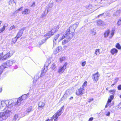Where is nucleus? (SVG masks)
<instances>
[{
  "label": "nucleus",
  "mask_w": 121,
  "mask_h": 121,
  "mask_svg": "<svg viewBox=\"0 0 121 121\" xmlns=\"http://www.w3.org/2000/svg\"><path fill=\"white\" fill-rule=\"evenodd\" d=\"M56 40L54 39L53 40V47L55 45L56 42Z\"/></svg>",
  "instance_id": "a18cd8bd"
},
{
  "label": "nucleus",
  "mask_w": 121,
  "mask_h": 121,
  "mask_svg": "<svg viewBox=\"0 0 121 121\" xmlns=\"http://www.w3.org/2000/svg\"><path fill=\"white\" fill-rule=\"evenodd\" d=\"M116 47L118 49H121V46L118 43L117 44Z\"/></svg>",
  "instance_id": "72a5a7b5"
},
{
  "label": "nucleus",
  "mask_w": 121,
  "mask_h": 121,
  "mask_svg": "<svg viewBox=\"0 0 121 121\" xmlns=\"http://www.w3.org/2000/svg\"><path fill=\"white\" fill-rule=\"evenodd\" d=\"M79 24V22H77L73 24V25L72 26V27H73V28L75 30L78 26Z\"/></svg>",
  "instance_id": "a878e982"
},
{
  "label": "nucleus",
  "mask_w": 121,
  "mask_h": 121,
  "mask_svg": "<svg viewBox=\"0 0 121 121\" xmlns=\"http://www.w3.org/2000/svg\"><path fill=\"white\" fill-rule=\"evenodd\" d=\"M13 3L16 4V3L15 1H14V0H9L8 2L9 4L10 5H12Z\"/></svg>",
  "instance_id": "7c9ffc66"
},
{
  "label": "nucleus",
  "mask_w": 121,
  "mask_h": 121,
  "mask_svg": "<svg viewBox=\"0 0 121 121\" xmlns=\"http://www.w3.org/2000/svg\"><path fill=\"white\" fill-rule=\"evenodd\" d=\"M17 28V26H14V25H13V26L10 27L9 28L10 30H11L13 29H14L16 28Z\"/></svg>",
  "instance_id": "e433bc0d"
},
{
  "label": "nucleus",
  "mask_w": 121,
  "mask_h": 121,
  "mask_svg": "<svg viewBox=\"0 0 121 121\" xmlns=\"http://www.w3.org/2000/svg\"><path fill=\"white\" fill-rule=\"evenodd\" d=\"M59 26L57 25L52 30H54V31H55V32L56 31L58 30L59 29Z\"/></svg>",
  "instance_id": "2f4dec72"
},
{
  "label": "nucleus",
  "mask_w": 121,
  "mask_h": 121,
  "mask_svg": "<svg viewBox=\"0 0 121 121\" xmlns=\"http://www.w3.org/2000/svg\"><path fill=\"white\" fill-rule=\"evenodd\" d=\"M22 99L21 97H20L17 100V102L18 103H20L21 101L22 100Z\"/></svg>",
  "instance_id": "79ce46f5"
},
{
  "label": "nucleus",
  "mask_w": 121,
  "mask_h": 121,
  "mask_svg": "<svg viewBox=\"0 0 121 121\" xmlns=\"http://www.w3.org/2000/svg\"><path fill=\"white\" fill-rule=\"evenodd\" d=\"M38 105L39 107L42 108L45 105V104L44 103L40 101Z\"/></svg>",
  "instance_id": "393cba45"
},
{
  "label": "nucleus",
  "mask_w": 121,
  "mask_h": 121,
  "mask_svg": "<svg viewBox=\"0 0 121 121\" xmlns=\"http://www.w3.org/2000/svg\"><path fill=\"white\" fill-rule=\"evenodd\" d=\"M18 38L16 36L14 38H13L12 40V43L13 44H14L16 41L17 39Z\"/></svg>",
  "instance_id": "c85d7f7f"
},
{
  "label": "nucleus",
  "mask_w": 121,
  "mask_h": 121,
  "mask_svg": "<svg viewBox=\"0 0 121 121\" xmlns=\"http://www.w3.org/2000/svg\"><path fill=\"white\" fill-rule=\"evenodd\" d=\"M15 52L13 50H11L6 53L4 52L0 54V60H7L12 56Z\"/></svg>",
  "instance_id": "f03ea898"
},
{
  "label": "nucleus",
  "mask_w": 121,
  "mask_h": 121,
  "mask_svg": "<svg viewBox=\"0 0 121 121\" xmlns=\"http://www.w3.org/2000/svg\"><path fill=\"white\" fill-rule=\"evenodd\" d=\"M110 31L109 30L107 29L104 32V37L105 38H107L109 35Z\"/></svg>",
  "instance_id": "dca6fc26"
},
{
  "label": "nucleus",
  "mask_w": 121,
  "mask_h": 121,
  "mask_svg": "<svg viewBox=\"0 0 121 121\" xmlns=\"http://www.w3.org/2000/svg\"><path fill=\"white\" fill-rule=\"evenodd\" d=\"M1 21H0V25L1 24Z\"/></svg>",
  "instance_id": "338daca9"
},
{
  "label": "nucleus",
  "mask_w": 121,
  "mask_h": 121,
  "mask_svg": "<svg viewBox=\"0 0 121 121\" xmlns=\"http://www.w3.org/2000/svg\"><path fill=\"white\" fill-rule=\"evenodd\" d=\"M114 98V96L113 95H111L109 99H111L112 100Z\"/></svg>",
  "instance_id": "603ef678"
},
{
  "label": "nucleus",
  "mask_w": 121,
  "mask_h": 121,
  "mask_svg": "<svg viewBox=\"0 0 121 121\" xmlns=\"http://www.w3.org/2000/svg\"><path fill=\"white\" fill-rule=\"evenodd\" d=\"M7 66L5 63L2 64L0 67V72H1L0 75L2 73L3 70L4 69L6 68H7Z\"/></svg>",
  "instance_id": "f8f14e48"
},
{
  "label": "nucleus",
  "mask_w": 121,
  "mask_h": 121,
  "mask_svg": "<svg viewBox=\"0 0 121 121\" xmlns=\"http://www.w3.org/2000/svg\"><path fill=\"white\" fill-rule=\"evenodd\" d=\"M11 101H2L0 102V121L6 119L9 117L11 113V111L8 108L12 106Z\"/></svg>",
  "instance_id": "f257e3e1"
},
{
  "label": "nucleus",
  "mask_w": 121,
  "mask_h": 121,
  "mask_svg": "<svg viewBox=\"0 0 121 121\" xmlns=\"http://www.w3.org/2000/svg\"><path fill=\"white\" fill-rule=\"evenodd\" d=\"M8 26V24H4L3 27L4 28V29H5L6 27H7Z\"/></svg>",
  "instance_id": "3c124183"
},
{
  "label": "nucleus",
  "mask_w": 121,
  "mask_h": 121,
  "mask_svg": "<svg viewBox=\"0 0 121 121\" xmlns=\"http://www.w3.org/2000/svg\"><path fill=\"white\" fill-rule=\"evenodd\" d=\"M30 10L27 9H26L23 11L22 13L23 14H27L30 13Z\"/></svg>",
  "instance_id": "412c9836"
},
{
  "label": "nucleus",
  "mask_w": 121,
  "mask_h": 121,
  "mask_svg": "<svg viewBox=\"0 0 121 121\" xmlns=\"http://www.w3.org/2000/svg\"><path fill=\"white\" fill-rule=\"evenodd\" d=\"M86 8L87 9H93L94 10L93 11L96 10L98 9V8H97L96 6V5H92L91 4H90L88 5H86L85 6Z\"/></svg>",
  "instance_id": "0eeeda50"
},
{
  "label": "nucleus",
  "mask_w": 121,
  "mask_h": 121,
  "mask_svg": "<svg viewBox=\"0 0 121 121\" xmlns=\"http://www.w3.org/2000/svg\"><path fill=\"white\" fill-rule=\"evenodd\" d=\"M112 100L111 99L109 98L107 101V104L105 106V107L106 108H107L108 106H109V103L111 102Z\"/></svg>",
  "instance_id": "cd10ccee"
},
{
  "label": "nucleus",
  "mask_w": 121,
  "mask_h": 121,
  "mask_svg": "<svg viewBox=\"0 0 121 121\" xmlns=\"http://www.w3.org/2000/svg\"><path fill=\"white\" fill-rule=\"evenodd\" d=\"M61 35V34H59L57 35H56L55 36V37L54 39H57Z\"/></svg>",
  "instance_id": "ea45409f"
},
{
  "label": "nucleus",
  "mask_w": 121,
  "mask_h": 121,
  "mask_svg": "<svg viewBox=\"0 0 121 121\" xmlns=\"http://www.w3.org/2000/svg\"><path fill=\"white\" fill-rule=\"evenodd\" d=\"M44 15H42V18L43 17H44Z\"/></svg>",
  "instance_id": "69168bd1"
},
{
  "label": "nucleus",
  "mask_w": 121,
  "mask_h": 121,
  "mask_svg": "<svg viewBox=\"0 0 121 121\" xmlns=\"http://www.w3.org/2000/svg\"><path fill=\"white\" fill-rule=\"evenodd\" d=\"M21 98L23 100L26 99L27 98V96L26 95H22Z\"/></svg>",
  "instance_id": "f704fd0d"
},
{
  "label": "nucleus",
  "mask_w": 121,
  "mask_h": 121,
  "mask_svg": "<svg viewBox=\"0 0 121 121\" xmlns=\"http://www.w3.org/2000/svg\"><path fill=\"white\" fill-rule=\"evenodd\" d=\"M22 7H21L20 8L18 9L15 11V12L16 13H17L18 11L22 10Z\"/></svg>",
  "instance_id": "c03bdc74"
},
{
  "label": "nucleus",
  "mask_w": 121,
  "mask_h": 121,
  "mask_svg": "<svg viewBox=\"0 0 121 121\" xmlns=\"http://www.w3.org/2000/svg\"><path fill=\"white\" fill-rule=\"evenodd\" d=\"M86 63V61H84L82 62L81 63V65L83 67L85 65Z\"/></svg>",
  "instance_id": "37998d69"
},
{
  "label": "nucleus",
  "mask_w": 121,
  "mask_h": 121,
  "mask_svg": "<svg viewBox=\"0 0 121 121\" xmlns=\"http://www.w3.org/2000/svg\"><path fill=\"white\" fill-rule=\"evenodd\" d=\"M45 121H50V120L49 119H48L46 120Z\"/></svg>",
  "instance_id": "e2e57ef3"
},
{
  "label": "nucleus",
  "mask_w": 121,
  "mask_h": 121,
  "mask_svg": "<svg viewBox=\"0 0 121 121\" xmlns=\"http://www.w3.org/2000/svg\"><path fill=\"white\" fill-rule=\"evenodd\" d=\"M97 22L98 26H102L104 24V22L101 21L97 20Z\"/></svg>",
  "instance_id": "aec40b11"
},
{
  "label": "nucleus",
  "mask_w": 121,
  "mask_h": 121,
  "mask_svg": "<svg viewBox=\"0 0 121 121\" xmlns=\"http://www.w3.org/2000/svg\"><path fill=\"white\" fill-rule=\"evenodd\" d=\"M75 30L72 26H70L69 29L67 30L65 33V34L61 38L60 40H61L64 38V37L67 36L69 38H72L74 35L73 33L74 32Z\"/></svg>",
  "instance_id": "7ed1b4c3"
},
{
  "label": "nucleus",
  "mask_w": 121,
  "mask_h": 121,
  "mask_svg": "<svg viewBox=\"0 0 121 121\" xmlns=\"http://www.w3.org/2000/svg\"><path fill=\"white\" fill-rule=\"evenodd\" d=\"M55 31L54 30H52L51 31L48 32L45 35V36H49L48 38H49L52 35L54 34Z\"/></svg>",
  "instance_id": "4468645a"
},
{
  "label": "nucleus",
  "mask_w": 121,
  "mask_h": 121,
  "mask_svg": "<svg viewBox=\"0 0 121 121\" xmlns=\"http://www.w3.org/2000/svg\"><path fill=\"white\" fill-rule=\"evenodd\" d=\"M15 62V60L11 59L6 61L5 63L8 67L11 66Z\"/></svg>",
  "instance_id": "9d476101"
},
{
  "label": "nucleus",
  "mask_w": 121,
  "mask_h": 121,
  "mask_svg": "<svg viewBox=\"0 0 121 121\" xmlns=\"http://www.w3.org/2000/svg\"><path fill=\"white\" fill-rule=\"evenodd\" d=\"M99 49H97L95 50V53L96 55L98 56L100 54Z\"/></svg>",
  "instance_id": "bb28decb"
},
{
  "label": "nucleus",
  "mask_w": 121,
  "mask_h": 121,
  "mask_svg": "<svg viewBox=\"0 0 121 121\" xmlns=\"http://www.w3.org/2000/svg\"><path fill=\"white\" fill-rule=\"evenodd\" d=\"M117 11L120 14V13H121V9H119V10H118Z\"/></svg>",
  "instance_id": "4d7b16f0"
},
{
  "label": "nucleus",
  "mask_w": 121,
  "mask_h": 121,
  "mask_svg": "<svg viewBox=\"0 0 121 121\" xmlns=\"http://www.w3.org/2000/svg\"><path fill=\"white\" fill-rule=\"evenodd\" d=\"M40 77V75L39 74L36 75L34 77V78L33 80V82H35L38 80Z\"/></svg>",
  "instance_id": "6ab92c4d"
},
{
  "label": "nucleus",
  "mask_w": 121,
  "mask_h": 121,
  "mask_svg": "<svg viewBox=\"0 0 121 121\" xmlns=\"http://www.w3.org/2000/svg\"><path fill=\"white\" fill-rule=\"evenodd\" d=\"M25 28H23L19 30L16 36L17 37L19 38L22 36L23 33V30Z\"/></svg>",
  "instance_id": "ddd939ff"
},
{
  "label": "nucleus",
  "mask_w": 121,
  "mask_h": 121,
  "mask_svg": "<svg viewBox=\"0 0 121 121\" xmlns=\"http://www.w3.org/2000/svg\"><path fill=\"white\" fill-rule=\"evenodd\" d=\"M35 2H34L32 4V5L30 6L31 7L34 6L35 4Z\"/></svg>",
  "instance_id": "13d9d810"
},
{
  "label": "nucleus",
  "mask_w": 121,
  "mask_h": 121,
  "mask_svg": "<svg viewBox=\"0 0 121 121\" xmlns=\"http://www.w3.org/2000/svg\"><path fill=\"white\" fill-rule=\"evenodd\" d=\"M5 47H4V48H3L4 49H5L6 48V46H4Z\"/></svg>",
  "instance_id": "680f3d73"
},
{
  "label": "nucleus",
  "mask_w": 121,
  "mask_h": 121,
  "mask_svg": "<svg viewBox=\"0 0 121 121\" xmlns=\"http://www.w3.org/2000/svg\"><path fill=\"white\" fill-rule=\"evenodd\" d=\"M91 33L93 35H95L96 33L95 30L94 29L91 30Z\"/></svg>",
  "instance_id": "c756f323"
},
{
  "label": "nucleus",
  "mask_w": 121,
  "mask_h": 121,
  "mask_svg": "<svg viewBox=\"0 0 121 121\" xmlns=\"http://www.w3.org/2000/svg\"><path fill=\"white\" fill-rule=\"evenodd\" d=\"M110 52L112 55H114L115 54H117L118 52V50L116 49L113 48L111 50Z\"/></svg>",
  "instance_id": "2eb2a0df"
},
{
  "label": "nucleus",
  "mask_w": 121,
  "mask_h": 121,
  "mask_svg": "<svg viewBox=\"0 0 121 121\" xmlns=\"http://www.w3.org/2000/svg\"><path fill=\"white\" fill-rule=\"evenodd\" d=\"M62 49L61 47L59 46L57 47L54 51L53 53L54 54H56L60 51Z\"/></svg>",
  "instance_id": "f3484780"
},
{
  "label": "nucleus",
  "mask_w": 121,
  "mask_h": 121,
  "mask_svg": "<svg viewBox=\"0 0 121 121\" xmlns=\"http://www.w3.org/2000/svg\"><path fill=\"white\" fill-rule=\"evenodd\" d=\"M72 93V91L71 90H67L66 91L63 97L65 98H67L69 96L71 95Z\"/></svg>",
  "instance_id": "1a4fd4ad"
},
{
  "label": "nucleus",
  "mask_w": 121,
  "mask_h": 121,
  "mask_svg": "<svg viewBox=\"0 0 121 121\" xmlns=\"http://www.w3.org/2000/svg\"><path fill=\"white\" fill-rule=\"evenodd\" d=\"M119 14L118 12L117 11L114 13L113 15L115 16H118Z\"/></svg>",
  "instance_id": "58836bf2"
},
{
  "label": "nucleus",
  "mask_w": 121,
  "mask_h": 121,
  "mask_svg": "<svg viewBox=\"0 0 121 121\" xmlns=\"http://www.w3.org/2000/svg\"><path fill=\"white\" fill-rule=\"evenodd\" d=\"M93 119V117H91L88 120V121H92Z\"/></svg>",
  "instance_id": "864d4df0"
},
{
  "label": "nucleus",
  "mask_w": 121,
  "mask_h": 121,
  "mask_svg": "<svg viewBox=\"0 0 121 121\" xmlns=\"http://www.w3.org/2000/svg\"><path fill=\"white\" fill-rule=\"evenodd\" d=\"M117 25L118 26L121 25V18L119 19L117 22Z\"/></svg>",
  "instance_id": "4c0bfd02"
},
{
  "label": "nucleus",
  "mask_w": 121,
  "mask_h": 121,
  "mask_svg": "<svg viewBox=\"0 0 121 121\" xmlns=\"http://www.w3.org/2000/svg\"><path fill=\"white\" fill-rule=\"evenodd\" d=\"M115 32V30H112L110 34V35L109 38L110 39H111L113 36L114 33Z\"/></svg>",
  "instance_id": "b1692460"
},
{
  "label": "nucleus",
  "mask_w": 121,
  "mask_h": 121,
  "mask_svg": "<svg viewBox=\"0 0 121 121\" xmlns=\"http://www.w3.org/2000/svg\"><path fill=\"white\" fill-rule=\"evenodd\" d=\"M33 110V109L32 107H29L27 108L26 109V113H29L31 111Z\"/></svg>",
  "instance_id": "4be33fe9"
},
{
  "label": "nucleus",
  "mask_w": 121,
  "mask_h": 121,
  "mask_svg": "<svg viewBox=\"0 0 121 121\" xmlns=\"http://www.w3.org/2000/svg\"><path fill=\"white\" fill-rule=\"evenodd\" d=\"M84 90V89L80 88L77 90L76 92V94L78 96L82 95L83 94V92Z\"/></svg>",
  "instance_id": "6e6552de"
},
{
  "label": "nucleus",
  "mask_w": 121,
  "mask_h": 121,
  "mask_svg": "<svg viewBox=\"0 0 121 121\" xmlns=\"http://www.w3.org/2000/svg\"><path fill=\"white\" fill-rule=\"evenodd\" d=\"M117 88L118 90H121V85H118L117 87Z\"/></svg>",
  "instance_id": "8fccbe9b"
},
{
  "label": "nucleus",
  "mask_w": 121,
  "mask_h": 121,
  "mask_svg": "<svg viewBox=\"0 0 121 121\" xmlns=\"http://www.w3.org/2000/svg\"><path fill=\"white\" fill-rule=\"evenodd\" d=\"M115 90H111L110 91L111 94H114L115 93Z\"/></svg>",
  "instance_id": "49530a36"
},
{
  "label": "nucleus",
  "mask_w": 121,
  "mask_h": 121,
  "mask_svg": "<svg viewBox=\"0 0 121 121\" xmlns=\"http://www.w3.org/2000/svg\"><path fill=\"white\" fill-rule=\"evenodd\" d=\"M51 63V61L49 59H48L44 65V68L42 70V72L40 76L42 77L44 75L45 73L47 70V67Z\"/></svg>",
  "instance_id": "39448f33"
},
{
  "label": "nucleus",
  "mask_w": 121,
  "mask_h": 121,
  "mask_svg": "<svg viewBox=\"0 0 121 121\" xmlns=\"http://www.w3.org/2000/svg\"><path fill=\"white\" fill-rule=\"evenodd\" d=\"M73 97H70V98H69V99L70 100H72V99H73Z\"/></svg>",
  "instance_id": "052dcab7"
},
{
  "label": "nucleus",
  "mask_w": 121,
  "mask_h": 121,
  "mask_svg": "<svg viewBox=\"0 0 121 121\" xmlns=\"http://www.w3.org/2000/svg\"><path fill=\"white\" fill-rule=\"evenodd\" d=\"M100 14V15H99L98 16V17H99L100 15H102V14Z\"/></svg>",
  "instance_id": "0e129e2a"
},
{
  "label": "nucleus",
  "mask_w": 121,
  "mask_h": 121,
  "mask_svg": "<svg viewBox=\"0 0 121 121\" xmlns=\"http://www.w3.org/2000/svg\"><path fill=\"white\" fill-rule=\"evenodd\" d=\"M120 98L121 99V95H120Z\"/></svg>",
  "instance_id": "774afa93"
},
{
  "label": "nucleus",
  "mask_w": 121,
  "mask_h": 121,
  "mask_svg": "<svg viewBox=\"0 0 121 121\" xmlns=\"http://www.w3.org/2000/svg\"><path fill=\"white\" fill-rule=\"evenodd\" d=\"M87 82L85 81L84 82L83 85L82 86V87L83 88L85 87L87 85Z\"/></svg>",
  "instance_id": "c9c22d12"
},
{
  "label": "nucleus",
  "mask_w": 121,
  "mask_h": 121,
  "mask_svg": "<svg viewBox=\"0 0 121 121\" xmlns=\"http://www.w3.org/2000/svg\"><path fill=\"white\" fill-rule=\"evenodd\" d=\"M99 76V74L98 72L93 74V78L94 79V81L95 82H96L98 80Z\"/></svg>",
  "instance_id": "9b49d317"
},
{
  "label": "nucleus",
  "mask_w": 121,
  "mask_h": 121,
  "mask_svg": "<svg viewBox=\"0 0 121 121\" xmlns=\"http://www.w3.org/2000/svg\"><path fill=\"white\" fill-rule=\"evenodd\" d=\"M18 115L17 114H15V115L13 118V121H15L18 118Z\"/></svg>",
  "instance_id": "473e14b6"
},
{
  "label": "nucleus",
  "mask_w": 121,
  "mask_h": 121,
  "mask_svg": "<svg viewBox=\"0 0 121 121\" xmlns=\"http://www.w3.org/2000/svg\"><path fill=\"white\" fill-rule=\"evenodd\" d=\"M4 28L3 27L1 28L0 30V33L3 32L5 30Z\"/></svg>",
  "instance_id": "09e8293b"
},
{
  "label": "nucleus",
  "mask_w": 121,
  "mask_h": 121,
  "mask_svg": "<svg viewBox=\"0 0 121 121\" xmlns=\"http://www.w3.org/2000/svg\"><path fill=\"white\" fill-rule=\"evenodd\" d=\"M93 100V99L92 98H91V99H89L88 100V101L89 102H90L91 101H92Z\"/></svg>",
  "instance_id": "6e6d98bb"
},
{
  "label": "nucleus",
  "mask_w": 121,
  "mask_h": 121,
  "mask_svg": "<svg viewBox=\"0 0 121 121\" xmlns=\"http://www.w3.org/2000/svg\"><path fill=\"white\" fill-rule=\"evenodd\" d=\"M56 64L54 63L52 64L51 67V68L52 70H54L56 69Z\"/></svg>",
  "instance_id": "5701e85b"
},
{
  "label": "nucleus",
  "mask_w": 121,
  "mask_h": 121,
  "mask_svg": "<svg viewBox=\"0 0 121 121\" xmlns=\"http://www.w3.org/2000/svg\"><path fill=\"white\" fill-rule=\"evenodd\" d=\"M67 63H65L62 66H60L57 70V73L59 74H61L65 71L66 69Z\"/></svg>",
  "instance_id": "423d86ee"
},
{
  "label": "nucleus",
  "mask_w": 121,
  "mask_h": 121,
  "mask_svg": "<svg viewBox=\"0 0 121 121\" xmlns=\"http://www.w3.org/2000/svg\"><path fill=\"white\" fill-rule=\"evenodd\" d=\"M56 0V2L58 3H60L62 1V0Z\"/></svg>",
  "instance_id": "5fc2aeb1"
},
{
  "label": "nucleus",
  "mask_w": 121,
  "mask_h": 121,
  "mask_svg": "<svg viewBox=\"0 0 121 121\" xmlns=\"http://www.w3.org/2000/svg\"><path fill=\"white\" fill-rule=\"evenodd\" d=\"M65 57H61L60 59V61L61 62L64 61L65 60Z\"/></svg>",
  "instance_id": "a19ab883"
},
{
  "label": "nucleus",
  "mask_w": 121,
  "mask_h": 121,
  "mask_svg": "<svg viewBox=\"0 0 121 121\" xmlns=\"http://www.w3.org/2000/svg\"><path fill=\"white\" fill-rule=\"evenodd\" d=\"M67 37V38L66 39H65L63 40L62 42V44L63 45H65L67 43L71 38H67V36H65L64 37V39L65 37Z\"/></svg>",
  "instance_id": "a211bd4d"
},
{
  "label": "nucleus",
  "mask_w": 121,
  "mask_h": 121,
  "mask_svg": "<svg viewBox=\"0 0 121 121\" xmlns=\"http://www.w3.org/2000/svg\"><path fill=\"white\" fill-rule=\"evenodd\" d=\"M64 106H63L58 111H57L51 118V120H53V119H54V121H57V118L62 113V111L64 109L63 108Z\"/></svg>",
  "instance_id": "20e7f679"
},
{
  "label": "nucleus",
  "mask_w": 121,
  "mask_h": 121,
  "mask_svg": "<svg viewBox=\"0 0 121 121\" xmlns=\"http://www.w3.org/2000/svg\"><path fill=\"white\" fill-rule=\"evenodd\" d=\"M110 113L109 112H108V113L106 114V115L108 116H109L110 115Z\"/></svg>",
  "instance_id": "bf43d9fd"
},
{
  "label": "nucleus",
  "mask_w": 121,
  "mask_h": 121,
  "mask_svg": "<svg viewBox=\"0 0 121 121\" xmlns=\"http://www.w3.org/2000/svg\"><path fill=\"white\" fill-rule=\"evenodd\" d=\"M117 79H116L115 80V82H114V83L113 84H112L111 85V86H112V87L116 83H117Z\"/></svg>",
  "instance_id": "de8ad7c7"
}]
</instances>
